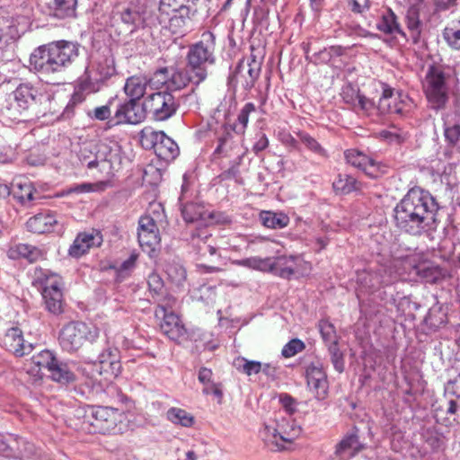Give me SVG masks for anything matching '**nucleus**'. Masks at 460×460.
<instances>
[{"mask_svg":"<svg viewBox=\"0 0 460 460\" xmlns=\"http://www.w3.org/2000/svg\"><path fill=\"white\" fill-rule=\"evenodd\" d=\"M8 110L13 119L18 115L31 113L35 116L45 115L55 110V92L48 84L32 85L20 84L10 94Z\"/></svg>","mask_w":460,"mask_h":460,"instance_id":"f257e3e1","label":"nucleus"},{"mask_svg":"<svg viewBox=\"0 0 460 460\" xmlns=\"http://www.w3.org/2000/svg\"><path fill=\"white\" fill-rule=\"evenodd\" d=\"M79 56L77 44L59 40L40 46L30 57L31 68L40 76L49 78L62 72Z\"/></svg>","mask_w":460,"mask_h":460,"instance_id":"f03ea898","label":"nucleus"},{"mask_svg":"<svg viewBox=\"0 0 460 460\" xmlns=\"http://www.w3.org/2000/svg\"><path fill=\"white\" fill-rule=\"evenodd\" d=\"M302 429L291 417L275 415L260 429V438L270 451L288 450L301 435Z\"/></svg>","mask_w":460,"mask_h":460,"instance_id":"7ed1b4c3","label":"nucleus"},{"mask_svg":"<svg viewBox=\"0 0 460 460\" xmlns=\"http://www.w3.org/2000/svg\"><path fill=\"white\" fill-rule=\"evenodd\" d=\"M127 416L124 411L112 407H88L83 429L89 433L111 434L120 431Z\"/></svg>","mask_w":460,"mask_h":460,"instance_id":"20e7f679","label":"nucleus"},{"mask_svg":"<svg viewBox=\"0 0 460 460\" xmlns=\"http://www.w3.org/2000/svg\"><path fill=\"white\" fill-rule=\"evenodd\" d=\"M37 279L42 287L41 295L46 309L54 314H61L64 305L62 278L49 270H40Z\"/></svg>","mask_w":460,"mask_h":460,"instance_id":"39448f33","label":"nucleus"},{"mask_svg":"<svg viewBox=\"0 0 460 460\" xmlns=\"http://www.w3.org/2000/svg\"><path fill=\"white\" fill-rule=\"evenodd\" d=\"M99 336V329L83 322H73L65 325L59 334V342L64 349L75 351L85 341L93 342Z\"/></svg>","mask_w":460,"mask_h":460,"instance_id":"423d86ee","label":"nucleus"},{"mask_svg":"<svg viewBox=\"0 0 460 460\" xmlns=\"http://www.w3.org/2000/svg\"><path fill=\"white\" fill-rule=\"evenodd\" d=\"M213 44L199 41L190 48L187 56V72L190 73V79L199 84L207 77V64L214 63Z\"/></svg>","mask_w":460,"mask_h":460,"instance_id":"0eeeda50","label":"nucleus"},{"mask_svg":"<svg viewBox=\"0 0 460 460\" xmlns=\"http://www.w3.org/2000/svg\"><path fill=\"white\" fill-rule=\"evenodd\" d=\"M140 143L146 149H153L155 154L162 160L171 161L179 155L177 144L163 131H155L151 128H145L140 133Z\"/></svg>","mask_w":460,"mask_h":460,"instance_id":"6e6552de","label":"nucleus"},{"mask_svg":"<svg viewBox=\"0 0 460 460\" xmlns=\"http://www.w3.org/2000/svg\"><path fill=\"white\" fill-rule=\"evenodd\" d=\"M423 89L431 108L438 110L445 107L448 101V86L444 73L438 67L429 69Z\"/></svg>","mask_w":460,"mask_h":460,"instance_id":"1a4fd4ad","label":"nucleus"},{"mask_svg":"<svg viewBox=\"0 0 460 460\" xmlns=\"http://www.w3.org/2000/svg\"><path fill=\"white\" fill-rule=\"evenodd\" d=\"M402 200L409 206L413 213L423 217L426 222L436 226V214L438 207L434 198L428 191L412 188Z\"/></svg>","mask_w":460,"mask_h":460,"instance_id":"9d476101","label":"nucleus"},{"mask_svg":"<svg viewBox=\"0 0 460 460\" xmlns=\"http://www.w3.org/2000/svg\"><path fill=\"white\" fill-rule=\"evenodd\" d=\"M394 219L400 229L412 235H419L435 228L423 217L413 213L402 200L394 208Z\"/></svg>","mask_w":460,"mask_h":460,"instance_id":"9b49d317","label":"nucleus"},{"mask_svg":"<svg viewBox=\"0 0 460 460\" xmlns=\"http://www.w3.org/2000/svg\"><path fill=\"white\" fill-rule=\"evenodd\" d=\"M137 239L143 252L150 257L156 256L160 249L161 237L155 221L150 216L138 220Z\"/></svg>","mask_w":460,"mask_h":460,"instance_id":"f8f14e48","label":"nucleus"},{"mask_svg":"<svg viewBox=\"0 0 460 460\" xmlns=\"http://www.w3.org/2000/svg\"><path fill=\"white\" fill-rule=\"evenodd\" d=\"M312 267L310 262L300 255L278 256L274 258L273 272L280 278L291 279L308 275Z\"/></svg>","mask_w":460,"mask_h":460,"instance_id":"ddd939ff","label":"nucleus"},{"mask_svg":"<svg viewBox=\"0 0 460 460\" xmlns=\"http://www.w3.org/2000/svg\"><path fill=\"white\" fill-rule=\"evenodd\" d=\"M144 108L152 113L156 120H165L175 113L177 103L172 93L157 92L146 97Z\"/></svg>","mask_w":460,"mask_h":460,"instance_id":"4468645a","label":"nucleus"},{"mask_svg":"<svg viewBox=\"0 0 460 460\" xmlns=\"http://www.w3.org/2000/svg\"><path fill=\"white\" fill-rule=\"evenodd\" d=\"M413 102L411 99L403 93H394L390 88H384L383 94L377 104L381 113H396L405 115L411 110Z\"/></svg>","mask_w":460,"mask_h":460,"instance_id":"2eb2a0df","label":"nucleus"},{"mask_svg":"<svg viewBox=\"0 0 460 460\" xmlns=\"http://www.w3.org/2000/svg\"><path fill=\"white\" fill-rule=\"evenodd\" d=\"M156 318L160 319V329L170 340L180 341L184 338L187 330L179 315L165 309L164 305H159L155 310Z\"/></svg>","mask_w":460,"mask_h":460,"instance_id":"dca6fc26","label":"nucleus"},{"mask_svg":"<svg viewBox=\"0 0 460 460\" xmlns=\"http://www.w3.org/2000/svg\"><path fill=\"white\" fill-rule=\"evenodd\" d=\"M93 365L95 370L105 379L117 377L121 372L119 351L116 348H106L100 353Z\"/></svg>","mask_w":460,"mask_h":460,"instance_id":"f3484780","label":"nucleus"},{"mask_svg":"<svg viewBox=\"0 0 460 460\" xmlns=\"http://www.w3.org/2000/svg\"><path fill=\"white\" fill-rule=\"evenodd\" d=\"M308 389L317 400H323L328 394L327 375L319 362L309 364L305 369Z\"/></svg>","mask_w":460,"mask_h":460,"instance_id":"a211bd4d","label":"nucleus"},{"mask_svg":"<svg viewBox=\"0 0 460 460\" xmlns=\"http://www.w3.org/2000/svg\"><path fill=\"white\" fill-rule=\"evenodd\" d=\"M102 241V235L97 230L79 233L69 248V255L79 258L90 249L100 246Z\"/></svg>","mask_w":460,"mask_h":460,"instance_id":"6ab92c4d","label":"nucleus"},{"mask_svg":"<svg viewBox=\"0 0 460 460\" xmlns=\"http://www.w3.org/2000/svg\"><path fill=\"white\" fill-rule=\"evenodd\" d=\"M145 111L144 106L141 107L137 101L130 99L119 106L114 118L118 124H137L145 119Z\"/></svg>","mask_w":460,"mask_h":460,"instance_id":"aec40b11","label":"nucleus"},{"mask_svg":"<svg viewBox=\"0 0 460 460\" xmlns=\"http://www.w3.org/2000/svg\"><path fill=\"white\" fill-rule=\"evenodd\" d=\"M4 348L17 357H22L31 351V344L26 343L22 335V332L13 327L9 329L4 337Z\"/></svg>","mask_w":460,"mask_h":460,"instance_id":"412c9836","label":"nucleus"},{"mask_svg":"<svg viewBox=\"0 0 460 460\" xmlns=\"http://www.w3.org/2000/svg\"><path fill=\"white\" fill-rule=\"evenodd\" d=\"M346 160L352 166L357 167L371 178L378 177L380 166L372 158H369L362 152L355 149L348 150L345 153Z\"/></svg>","mask_w":460,"mask_h":460,"instance_id":"4be33fe9","label":"nucleus"},{"mask_svg":"<svg viewBox=\"0 0 460 460\" xmlns=\"http://www.w3.org/2000/svg\"><path fill=\"white\" fill-rule=\"evenodd\" d=\"M182 217L186 222H200V225H211L218 222L215 219L213 212L206 209L202 205L187 204L182 208Z\"/></svg>","mask_w":460,"mask_h":460,"instance_id":"5701e85b","label":"nucleus"},{"mask_svg":"<svg viewBox=\"0 0 460 460\" xmlns=\"http://www.w3.org/2000/svg\"><path fill=\"white\" fill-rule=\"evenodd\" d=\"M58 224L56 217L49 213H40L29 218L26 223L30 232L35 234L50 233Z\"/></svg>","mask_w":460,"mask_h":460,"instance_id":"b1692460","label":"nucleus"},{"mask_svg":"<svg viewBox=\"0 0 460 460\" xmlns=\"http://www.w3.org/2000/svg\"><path fill=\"white\" fill-rule=\"evenodd\" d=\"M341 95L345 102L352 105L355 109L368 111L374 107L372 101L361 95L358 90L350 84L343 87Z\"/></svg>","mask_w":460,"mask_h":460,"instance_id":"393cba45","label":"nucleus"},{"mask_svg":"<svg viewBox=\"0 0 460 460\" xmlns=\"http://www.w3.org/2000/svg\"><path fill=\"white\" fill-rule=\"evenodd\" d=\"M115 72L114 60L111 58H103L88 71V78L95 82H104L114 75Z\"/></svg>","mask_w":460,"mask_h":460,"instance_id":"a878e982","label":"nucleus"},{"mask_svg":"<svg viewBox=\"0 0 460 460\" xmlns=\"http://www.w3.org/2000/svg\"><path fill=\"white\" fill-rule=\"evenodd\" d=\"M148 79L144 75H133L127 79L124 91L131 100L138 101L146 93Z\"/></svg>","mask_w":460,"mask_h":460,"instance_id":"bb28decb","label":"nucleus"},{"mask_svg":"<svg viewBox=\"0 0 460 460\" xmlns=\"http://www.w3.org/2000/svg\"><path fill=\"white\" fill-rule=\"evenodd\" d=\"M234 265L245 267L253 270L273 272L274 270V258L253 256L243 260L233 261Z\"/></svg>","mask_w":460,"mask_h":460,"instance_id":"cd10ccee","label":"nucleus"},{"mask_svg":"<svg viewBox=\"0 0 460 460\" xmlns=\"http://www.w3.org/2000/svg\"><path fill=\"white\" fill-rule=\"evenodd\" d=\"M76 4L77 0H52L49 3V9L51 15L65 19L75 15Z\"/></svg>","mask_w":460,"mask_h":460,"instance_id":"c85d7f7f","label":"nucleus"},{"mask_svg":"<svg viewBox=\"0 0 460 460\" xmlns=\"http://www.w3.org/2000/svg\"><path fill=\"white\" fill-rule=\"evenodd\" d=\"M233 366L234 368L248 376L252 375H257L261 371L265 373L268 372L270 366L265 364L264 366L257 360H249L243 357H237L233 361Z\"/></svg>","mask_w":460,"mask_h":460,"instance_id":"c756f323","label":"nucleus"},{"mask_svg":"<svg viewBox=\"0 0 460 460\" xmlns=\"http://www.w3.org/2000/svg\"><path fill=\"white\" fill-rule=\"evenodd\" d=\"M363 448L355 434L346 436L337 446L336 453L341 458H349L355 456Z\"/></svg>","mask_w":460,"mask_h":460,"instance_id":"7c9ffc66","label":"nucleus"},{"mask_svg":"<svg viewBox=\"0 0 460 460\" xmlns=\"http://www.w3.org/2000/svg\"><path fill=\"white\" fill-rule=\"evenodd\" d=\"M43 256V252L40 249L26 244L19 243L9 251V257L13 259L24 258L31 262H34Z\"/></svg>","mask_w":460,"mask_h":460,"instance_id":"2f4dec72","label":"nucleus"},{"mask_svg":"<svg viewBox=\"0 0 460 460\" xmlns=\"http://www.w3.org/2000/svg\"><path fill=\"white\" fill-rule=\"evenodd\" d=\"M413 270L418 276L429 283L436 282L443 275L442 270L430 261H423L413 265Z\"/></svg>","mask_w":460,"mask_h":460,"instance_id":"473e14b6","label":"nucleus"},{"mask_svg":"<svg viewBox=\"0 0 460 460\" xmlns=\"http://www.w3.org/2000/svg\"><path fill=\"white\" fill-rule=\"evenodd\" d=\"M260 220L264 226L271 229H281L289 224V217L286 214L271 211L261 212Z\"/></svg>","mask_w":460,"mask_h":460,"instance_id":"72a5a7b5","label":"nucleus"},{"mask_svg":"<svg viewBox=\"0 0 460 460\" xmlns=\"http://www.w3.org/2000/svg\"><path fill=\"white\" fill-rule=\"evenodd\" d=\"M166 418L172 424L184 428H190L195 422L193 415L185 410L177 407L170 408L166 412Z\"/></svg>","mask_w":460,"mask_h":460,"instance_id":"f704fd0d","label":"nucleus"},{"mask_svg":"<svg viewBox=\"0 0 460 460\" xmlns=\"http://www.w3.org/2000/svg\"><path fill=\"white\" fill-rule=\"evenodd\" d=\"M49 372L51 379L55 382L67 384L75 380V376L67 365L59 362L58 359L55 360Z\"/></svg>","mask_w":460,"mask_h":460,"instance_id":"c9c22d12","label":"nucleus"},{"mask_svg":"<svg viewBox=\"0 0 460 460\" xmlns=\"http://www.w3.org/2000/svg\"><path fill=\"white\" fill-rule=\"evenodd\" d=\"M190 10L172 13L169 29L173 34H183L189 28Z\"/></svg>","mask_w":460,"mask_h":460,"instance_id":"e433bc0d","label":"nucleus"},{"mask_svg":"<svg viewBox=\"0 0 460 460\" xmlns=\"http://www.w3.org/2000/svg\"><path fill=\"white\" fill-rule=\"evenodd\" d=\"M377 136L380 139H383L390 144L396 145L404 142L409 137L406 131L396 126H391L388 128L380 130L377 133Z\"/></svg>","mask_w":460,"mask_h":460,"instance_id":"4c0bfd02","label":"nucleus"},{"mask_svg":"<svg viewBox=\"0 0 460 460\" xmlns=\"http://www.w3.org/2000/svg\"><path fill=\"white\" fill-rule=\"evenodd\" d=\"M332 186L339 194H348L359 189L356 179L347 174L339 175Z\"/></svg>","mask_w":460,"mask_h":460,"instance_id":"58836bf2","label":"nucleus"},{"mask_svg":"<svg viewBox=\"0 0 460 460\" xmlns=\"http://www.w3.org/2000/svg\"><path fill=\"white\" fill-rule=\"evenodd\" d=\"M376 28L386 34L400 32L395 14L390 9L384 13L381 19L377 22Z\"/></svg>","mask_w":460,"mask_h":460,"instance_id":"ea45409f","label":"nucleus"},{"mask_svg":"<svg viewBox=\"0 0 460 460\" xmlns=\"http://www.w3.org/2000/svg\"><path fill=\"white\" fill-rule=\"evenodd\" d=\"M443 38L450 48L460 49V20L444 29Z\"/></svg>","mask_w":460,"mask_h":460,"instance_id":"a19ab883","label":"nucleus"},{"mask_svg":"<svg viewBox=\"0 0 460 460\" xmlns=\"http://www.w3.org/2000/svg\"><path fill=\"white\" fill-rule=\"evenodd\" d=\"M256 110L255 105L252 102L246 103L242 110L240 111L238 116H237V123L234 127V130L240 134L243 135L248 122H249V116L251 113L254 112Z\"/></svg>","mask_w":460,"mask_h":460,"instance_id":"79ce46f5","label":"nucleus"},{"mask_svg":"<svg viewBox=\"0 0 460 460\" xmlns=\"http://www.w3.org/2000/svg\"><path fill=\"white\" fill-rule=\"evenodd\" d=\"M166 273L170 281L177 288L183 287L186 282L187 274L185 269L181 265L176 263L168 265L166 268Z\"/></svg>","mask_w":460,"mask_h":460,"instance_id":"37998d69","label":"nucleus"},{"mask_svg":"<svg viewBox=\"0 0 460 460\" xmlns=\"http://www.w3.org/2000/svg\"><path fill=\"white\" fill-rule=\"evenodd\" d=\"M189 0H161L160 11L171 14L173 13L186 12L189 10L187 4Z\"/></svg>","mask_w":460,"mask_h":460,"instance_id":"c03bdc74","label":"nucleus"},{"mask_svg":"<svg viewBox=\"0 0 460 460\" xmlns=\"http://www.w3.org/2000/svg\"><path fill=\"white\" fill-rule=\"evenodd\" d=\"M148 292L154 299L159 298L164 292V284L163 279L155 272H152L147 277Z\"/></svg>","mask_w":460,"mask_h":460,"instance_id":"a18cd8bd","label":"nucleus"},{"mask_svg":"<svg viewBox=\"0 0 460 460\" xmlns=\"http://www.w3.org/2000/svg\"><path fill=\"white\" fill-rule=\"evenodd\" d=\"M31 359V364H34L42 369L46 368L49 371L57 358L50 350L46 349L32 356Z\"/></svg>","mask_w":460,"mask_h":460,"instance_id":"49530a36","label":"nucleus"},{"mask_svg":"<svg viewBox=\"0 0 460 460\" xmlns=\"http://www.w3.org/2000/svg\"><path fill=\"white\" fill-rule=\"evenodd\" d=\"M15 187L17 188L14 190L15 196L22 201H31L33 199L34 188L31 183L28 181H20L15 183Z\"/></svg>","mask_w":460,"mask_h":460,"instance_id":"de8ad7c7","label":"nucleus"},{"mask_svg":"<svg viewBox=\"0 0 460 460\" xmlns=\"http://www.w3.org/2000/svg\"><path fill=\"white\" fill-rule=\"evenodd\" d=\"M298 137L300 141L312 152L319 155L321 156H325L326 152L323 147L317 142L315 138L311 137L309 134L305 132H299Z\"/></svg>","mask_w":460,"mask_h":460,"instance_id":"09e8293b","label":"nucleus"},{"mask_svg":"<svg viewBox=\"0 0 460 460\" xmlns=\"http://www.w3.org/2000/svg\"><path fill=\"white\" fill-rule=\"evenodd\" d=\"M122 22L129 25H137L141 22L142 16L136 6L129 5L120 13Z\"/></svg>","mask_w":460,"mask_h":460,"instance_id":"8fccbe9b","label":"nucleus"},{"mask_svg":"<svg viewBox=\"0 0 460 460\" xmlns=\"http://www.w3.org/2000/svg\"><path fill=\"white\" fill-rule=\"evenodd\" d=\"M305 348V343L301 340L293 339L283 347L281 355L286 358H289L303 351Z\"/></svg>","mask_w":460,"mask_h":460,"instance_id":"3c124183","label":"nucleus"},{"mask_svg":"<svg viewBox=\"0 0 460 460\" xmlns=\"http://www.w3.org/2000/svg\"><path fill=\"white\" fill-rule=\"evenodd\" d=\"M189 81H192L190 73H189V76H186L182 72L175 71L169 78L168 89H181L186 86Z\"/></svg>","mask_w":460,"mask_h":460,"instance_id":"603ef678","label":"nucleus"},{"mask_svg":"<svg viewBox=\"0 0 460 460\" xmlns=\"http://www.w3.org/2000/svg\"><path fill=\"white\" fill-rule=\"evenodd\" d=\"M168 69L163 68L156 71L151 79H148V84L154 88H160L163 85H166L168 87L169 76H168Z\"/></svg>","mask_w":460,"mask_h":460,"instance_id":"864d4df0","label":"nucleus"},{"mask_svg":"<svg viewBox=\"0 0 460 460\" xmlns=\"http://www.w3.org/2000/svg\"><path fill=\"white\" fill-rule=\"evenodd\" d=\"M329 352L332 356V361L335 369L339 372L343 371V356L338 348L337 341L329 343Z\"/></svg>","mask_w":460,"mask_h":460,"instance_id":"5fc2aeb1","label":"nucleus"},{"mask_svg":"<svg viewBox=\"0 0 460 460\" xmlns=\"http://www.w3.org/2000/svg\"><path fill=\"white\" fill-rule=\"evenodd\" d=\"M320 332L326 343L337 341L334 326L327 321H321L319 323Z\"/></svg>","mask_w":460,"mask_h":460,"instance_id":"6e6d98bb","label":"nucleus"},{"mask_svg":"<svg viewBox=\"0 0 460 460\" xmlns=\"http://www.w3.org/2000/svg\"><path fill=\"white\" fill-rule=\"evenodd\" d=\"M138 255L131 253L130 256L124 261L118 268V274L121 277L128 276L135 268Z\"/></svg>","mask_w":460,"mask_h":460,"instance_id":"4d7b16f0","label":"nucleus"},{"mask_svg":"<svg viewBox=\"0 0 460 460\" xmlns=\"http://www.w3.org/2000/svg\"><path fill=\"white\" fill-rule=\"evenodd\" d=\"M97 185L92 183H81L77 184L65 191H63L59 196L67 195L70 193H87L96 190Z\"/></svg>","mask_w":460,"mask_h":460,"instance_id":"13d9d810","label":"nucleus"},{"mask_svg":"<svg viewBox=\"0 0 460 460\" xmlns=\"http://www.w3.org/2000/svg\"><path fill=\"white\" fill-rule=\"evenodd\" d=\"M26 373L31 377L32 381L40 380L43 376L42 368L31 364V359L25 365Z\"/></svg>","mask_w":460,"mask_h":460,"instance_id":"bf43d9fd","label":"nucleus"},{"mask_svg":"<svg viewBox=\"0 0 460 460\" xmlns=\"http://www.w3.org/2000/svg\"><path fill=\"white\" fill-rule=\"evenodd\" d=\"M419 13L415 9H411L407 13V26L411 31H418L420 28Z\"/></svg>","mask_w":460,"mask_h":460,"instance_id":"052dcab7","label":"nucleus"},{"mask_svg":"<svg viewBox=\"0 0 460 460\" xmlns=\"http://www.w3.org/2000/svg\"><path fill=\"white\" fill-rule=\"evenodd\" d=\"M255 62H253V66L252 64L248 65L247 74L249 75V79L245 80V87L251 88L253 86L254 82L259 76V68L255 67Z\"/></svg>","mask_w":460,"mask_h":460,"instance_id":"680f3d73","label":"nucleus"},{"mask_svg":"<svg viewBox=\"0 0 460 460\" xmlns=\"http://www.w3.org/2000/svg\"><path fill=\"white\" fill-rule=\"evenodd\" d=\"M445 136L451 143H456L460 138V125L457 124L447 128Z\"/></svg>","mask_w":460,"mask_h":460,"instance_id":"e2e57ef3","label":"nucleus"},{"mask_svg":"<svg viewBox=\"0 0 460 460\" xmlns=\"http://www.w3.org/2000/svg\"><path fill=\"white\" fill-rule=\"evenodd\" d=\"M94 118L100 120H104L111 116V110L108 105L97 107L93 111Z\"/></svg>","mask_w":460,"mask_h":460,"instance_id":"0e129e2a","label":"nucleus"},{"mask_svg":"<svg viewBox=\"0 0 460 460\" xmlns=\"http://www.w3.org/2000/svg\"><path fill=\"white\" fill-rule=\"evenodd\" d=\"M352 11L363 13L369 8V0H350Z\"/></svg>","mask_w":460,"mask_h":460,"instance_id":"69168bd1","label":"nucleus"},{"mask_svg":"<svg viewBox=\"0 0 460 460\" xmlns=\"http://www.w3.org/2000/svg\"><path fill=\"white\" fill-rule=\"evenodd\" d=\"M34 6L32 4H26L24 5H21L20 12L18 15H21L30 21L34 17Z\"/></svg>","mask_w":460,"mask_h":460,"instance_id":"338daca9","label":"nucleus"},{"mask_svg":"<svg viewBox=\"0 0 460 460\" xmlns=\"http://www.w3.org/2000/svg\"><path fill=\"white\" fill-rule=\"evenodd\" d=\"M280 141L287 146L297 148V141L288 132H284L280 134Z\"/></svg>","mask_w":460,"mask_h":460,"instance_id":"774afa93","label":"nucleus"}]
</instances>
